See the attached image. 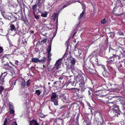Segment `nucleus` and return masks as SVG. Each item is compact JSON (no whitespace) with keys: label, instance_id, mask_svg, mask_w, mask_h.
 <instances>
[{"label":"nucleus","instance_id":"56","mask_svg":"<svg viewBox=\"0 0 125 125\" xmlns=\"http://www.w3.org/2000/svg\"><path fill=\"white\" fill-rule=\"evenodd\" d=\"M17 124L16 122H14L12 123V125H17Z\"/></svg>","mask_w":125,"mask_h":125},{"label":"nucleus","instance_id":"47","mask_svg":"<svg viewBox=\"0 0 125 125\" xmlns=\"http://www.w3.org/2000/svg\"><path fill=\"white\" fill-rule=\"evenodd\" d=\"M3 49L0 46V53L3 52Z\"/></svg>","mask_w":125,"mask_h":125},{"label":"nucleus","instance_id":"16","mask_svg":"<svg viewBox=\"0 0 125 125\" xmlns=\"http://www.w3.org/2000/svg\"><path fill=\"white\" fill-rule=\"evenodd\" d=\"M30 125H32L33 124L34 125H39L38 122L34 120H32L30 122Z\"/></svg>","mask_w":125,"mask_h":125},{"label":"nucleus","instance_id":"59","mask_svg":"<svg viewBox=\"0 0 125 125\" xmlns=\"http://www.w3.org/2000/svg\"><path fill=\"white\" fill-rule=\"evenodd\" d=\"M68 85V84L67 83H66V84L64 85L63 86H66V87H67Z\"/></svg>","mask_w":125,"mask_h":125},{"label":"nucleus","instance_id":"29","mask_svg":"<svg viewBox=\"0 0 125 125\" xmlns=\"http://www.w3.org/2000/svg\"><path fill=\"white\" fill-rule=\"evenodd\" d=\"M76 29H74V30H72L71 32V35H72L73 37L75 34L76 33Z\"/></svg>","mask_w":125,"mask_h":125},{"label":"nucleus","instance_id":"62","mask_svg":"<svg viewBox=\"0 0 125 125\" xmlns=\"http://www.w3.org/2000/svg\"><path fill=\"white\" fill-rule=\"evenodd\" d=\"M121 115L122 117H125L124 115H123V114H121Z\"/></svg>","mask_w":125,"mask_h":125},{"label":"nucleus","instance_id":"14","mask_svg":"<svg viewBox=\"0 0 125 125\" xmlns=\"http://www.w3.org/2000/svg\"><path fill=\"white\" fill-rule=\"evenodd\" d=\"M47 57L48 58V61L49 62L48 64V65L49 64L50 62L51 61L52 59L51 58V57L52 55V54L51 53H47Z\"/></svg>","mask_w":125,"mask_h":125},{"label":"nucleus","instance_id":"53","mask_svg":"<svg viewBox=\"0 0 125 125\" xmlns=\"http://www.w3.org/2000/svg\"><path fill=\"white\" fill-rule=\"evenodd\" d=\"M10 64H11V65L13 66L15 68H17V67L16 66H15L13 64L12 62H10Z\"/></svg>","mask_w":125,"mask_h":125},{"label":"nucleus","instance_id":"57","mask_svg":"<svg viewBox=\"0 0 125 125\" xmlns=\"http://www.w3.org/2000/svg\"><path fill=\"white\" fill-rule=\"evenodd\" d=\"M43 88L44 89V93H45V91H46V89L45 88V87H43Z\"/></svg>","mask_w":125,"mask_h":125},{"label":"nucleus","instance_id":"20","mask_svg":"<svg viewBox=\"0 0 125 125\" xmlns=\"http://www.w3.org/2000/svg\"><path fill=\"white\" fill-rule=\"evenodd\" d=\"M8 123L9 122L8 121L7 119L6 118L2 125H8Z\"/></svg>","mask_w":125,"mask_h":125},{"label":"nucleus","instance_id":"61","mask_svg":"<svg viewBox=\"0 0 125 125\" xmlns=\"http://www.w3.org/2000/svg\"><path fill=\"white\" fill-rule=\"evenodd\" d=\"M62 79L63 77H60L59 78V79L60 80H62Z\"/></svg>","mask_w":125,"mask_h":125},{"label":"nucleus","instance_id":"1","mask_svg":"<svg viewBox=\"0 0 125 125\" xmlns=\"http://www.w3.org/2000/svg\"><path fill=\"white\" fill-rule=\"evenodd\" d=\"M76 82L75 83V82L72 81L70 80V81L71 83L73 82V84H74L75 83V85L76 82L78 83L79 85V89L76 88H71V90H73V91H77L78 92L80 90H81L82 92L84 91L86 88H85L84 86L85 83L83 76L80 74H78L76 77Z\"/></svg>","mask_w":125,"mask_h":125},{"label":"nucleus","instance_id":"35","mask_svg":"<svg viewBox=\"0 0 125 125\" xmlns=\"http://www.w3.org/2000/svg\"><path fill=\"white\" fill-rule=\"evenodd\" d=\"M102 119V122L100 121V122L101 123V125H104L105 123L104 122V120L103 118V117L101 118Z\"/></svg>","mask_w":125,"mask_h":125},{"label":"nucleus","instance_id":"10","mask_svg":"<svg viewBox=\"0 0 125 125\" xmlns=\"http://www.w3.org/2000/svg\"><path fill=\"white\" fill-rule=\"evenodd\" d=\"M16 81H12L11 80H10L9 81V83L10 84L12 85V86L10 88V90H11L13 89L14 86L16 85Z\"/></svg>","mask_w":125,"mask_h":125},{"label":"nucleus","instance_id":"2","mask_svg":"<svg viewBox=\"0 0 125 125\" xmlns=\"http://www.w3.org/2000/svg\"><path fill=\"white\" fill-rule=\"evenodd\" d=\"M114 98L115 99V100L114 101L109 102L108 103L109 104H112L113 105L116 103L118 102V104H119L120 107L125 112V99L120 96H116Z\"/></svg>","mask_w":125,"mask_h":125},{"label":"nucleus","instance_id":"49","mask_svg":"<svg viewBox=\"0 0 125 125\" xmlns=\"http://www.w3.org/2000/svg\"><path fill=\"white\" fill-rule=\"evenodd\" d=\"M88 88L90 91L93 92L94 91V90L92 88L90 87H89Z\"/></svg>","mask_w":125,"mask_h":125},{"label":"nucleus","instance_id":"21","mask_svg":"<svg viewBox=\"0 0 125 125\" xmlns=\"http://www.w3.org/2000/svg\"><path fill=\"white\" fill-rule=\"evenodd\" d=\"M51 102L54 103V104L56 106L58 105V99L53 100V101H51Z\"/></svg>","mask_w":125,"mask_h":125},{"label":"nucleus","instance_id":"41","mask_svg":"<svg viewBox=\"0 0 125 125\" xmlns=\"http://www.w3.org/2000/svg\"><path fill=\"white\" fill-rule=\"evenodd\" d=\"M35 18L37 19H39V16L38 15H36L35 14V13H34Z\"/></svg>","mask_w":125,"mask_h":125},{"label":"nucleus","instance_id":"45","mask_svg":"<svg viewBox=\"0 0 125 125\" xmlns=\"http://www.w3.org/2000/svg\"><path fill=\"white\" fill-rule=\"evenodd\" d=\"M95 122L97 124V125H101L100 121L98 122L97 121H96Z\"/></svg>","mask_w":125,"mask_h":125},{"label":"nucleus","instance_id":"7","mask_svg":"<svg viewBox=\"0 0 125 125\" xmlns=\"http://www.w3.org/2000/svg\"><path fill=\"white\" fill-rule=\"evenodd\" d=\"M58 95H57V94L54 92H52V95L51 96V100L50 101H52L53 100L58 99L57 97Z\"/></svg>","mask_w":125,"mask_h":125},{"label":"nucleus","instance_id":"52","mask_svg":"<svg viewBox=\"0 0 125 125\" xmlns=\"http://www.w3.org/2000/svg\"><path fill=\"white\" fill-rule=\"evenodd\" d=\"M11 108H13V107L12 104H10V109Z\"/></svg>","mask_w":125,"mask_h":125},{"label":"nucleus","instance_id":"42","mask_svg":"<svg viewBox=\"0 0 125 125\" xmlns=\"http://www.w3.org/2000/svg\"><path fill=\"white\" fill-rule=\"evenodd\" d=\"M30 85V83L29 82V80H28L27 81L26 84V85L27 86H28Z\"/></svg>","mask_w":125,"mask_h":125},{"label":"nucleus","instance_id":"19","mask_svg":"<svg viewBox=\"0 0 125 125\" xmlns=\"http://www.w3.org/2000/svg\"><path fill=\"white\" fill-rule=\"evenodd\" d=\"M120 2L121 5L120 6L121 7L125 6V0H120Z\"/></svg>","mask_w":125,"mask_h":125},{"label":"nucleus","instance_id":"23","mask_svg":"<svg viewBox=\"0 0 125 125\" xmlns=\"http://www.w3.org/2000/svg\"><path fill=\"white\" fill-rule=\"evenodd\" d=\"M47 12H43L42 13L41 16L42 17H47Z\"/></svg>","mask_w":125,"mask_h":125},{"label":"nucleus","instance_id":"4","mask_svg":"<svg viewBox=\"0 0 125 125\" xmlns=\"http://www.w3.org/2000/svg\"><path fill=\"white\" fill-rule=\"evenodd\" d=\"M73 51L75 55L80 57H82L83 54V51L80 49H76L75 46V49H74Z\"/></svg>","mask_w":125,"mask_h":125},{"label":"nucleus","instance_id":"50","mask_svg":"<svg viewBox=\"0 0 125 125\" xmlns=\"http://www.w3.org/2000/svg\"><path fill=\"white\" fill-rule=\"evenodd\" d=\"M119 35H123L124 34V33L123 32H121V31H120V32H119Z\"/></svg>","mask_w":125,"mask_h":125},{"label":"nucleus","instance_id":"5","mask_svg":"<svg viewBox=\"0 0 125 125\" xmlns=\"http://www.w3.org/2000/svg\"><path fill=\"white\" fill-rule=\"evenodd\" d=\"M110 117H112L114 116L115 115L117 116V117L119 116V115H120V114L119 112L116 109H114L113 111H110L108 113Z\"/></svg>","mask_w":125,"mask_h":125},{"label":"nucleus","instance_id":"28","mask_svg":"<svg viewBox=\"0 0 125 125\" xmlns=\"http://www.w3.org/2000/svg\"><path fill=\"white\" fill-rule=\"evenodd\" d=\"M75 59L74 58L73 59L71 60V65H74L75 62Z\"/></svg>","mask_w":125,"mask_h":125},{"label":"nucleus","instance_id":"32","mask_svg":"<svg viewBox=\"0 0 125 125\" xmlns=\"http://www.w3.org/2000/svg\"><path fill=\"white\" fill-rule=\"evenodd\" d=\"M35 93L38 95H39L41 94V92L39 90H37L35 91Z\"/></svg>","mask_w":125,"mask_h":125},{"label":"nucleus","instance_id":"22","mask_svg":"<svg viewBox=\"0 0 125 125\" xmlns=\"http://www.w3.org/2000/svg\"><path fill=\"white\" fill-rule=\"evenodd\" d=\"M108 34L110 35V37L111 38H114L115 35V33L113 32H111Z\"/></svg>","mask_w":125,"mask_h":125},{"label":"nucleus","instance_id":"46","mask_svg":"<svg viewBox=\"0 0 125 125\" xmlns=\"http://www.w3.org/2000/svg\"><path fill=\"white\" fill-rule=\"evenodd\" d=\"M42 42H43L44 43H45L47 42V39H44L42 40Z\"/></svg>","mask_w":125,"mask_h":125},{"label":"nucleus","instance_id":"58","mask_svg":"<svg viewBox=\"0 0 125 125\" xmlns=\"http://www.w3.org/2000/svg\"><path fill=\"white\" fill-rule=\"evenodd\" d=\"M65 106H64H64H62L61 107V108H60V109H62V108H65Z\"/></svg>","mask_w":125,"mask_h":125},{"label":"nucleus","instance_id":"33","mask_svg":"<svg viewBox=\"0 0 125 125\" xmlns=\"http://www.w3.org/2000/svg\"><path fill=\"white\" fill-rule=\"evenodd\" d=\"M84 13V11H83L80 14V15L78 17L79 19H81L82 17L83 16V15Z\"/></svg>","mask_w":125,"mask_h":125},{"label":"nucleus","instance_id":"18","mask_svg":"<svg viewBox=\"0 0 125 125\" xmlns=\"http://www.w3.org/2000/svg\"><path fill=\"white\" fill-rule=\"evenodd\" d=\"M10 30L11 31H16V29L14 25L12 24H10Z\"/></svg>","mask_w":125,"mask_h":125},{"label":"nucleus","instance_id":"60","mask_svg":"<svg viewBox=\"0 0 125 125\" xmlns=\"http://www.w3.org/2000/svg\"><path fill=\"white\" fill-rule=\"evenodd\" d=\"M91 44H88V46H87V47H88V48H89Z\"/></svg>","mask_w":125,"mask_h":125},{"label":"nucleus","instance_id":"48","mask_svg":"<svg viewBox=\"0 0 125 125\" xmlns=\"http://www.w3.org/2000/svg\"><path fill=\"white\" fill-rule=\"evenodd\" d=\"M18 61L17 60H16L15 62V64L16 65H18Z\"/></svg>","mask_w":125,"mask_h":125},{"label":"nucleus","instance_id":"17","mask_svg":"<svg viewBox=\"0 0 125 125\" xmlns=\"http://www.w3.org/2000/svg\"><path fill=\"white\" fill-rule=\"evenodd\" d=\"M31 61L33 62L37 63L39 62V59L37 58H31Z\"/></svg>","mask_w":125,"mask_h":125},{"label":"nucleus","instance_id":"6","mask_svg":"<svg viewBox=\"0 0 125 125\" xmlns=\"http://www.w3.org/2000/svg\"><path fill=\"white\" fill-rule=\"evenodd\" d=\"M74 65H72L71 64L68 65L67 67V71L70 72H73L74 71Z\"/></svg>","mask_w":125,"mask_h":125},{"label":"nucleus","instance_id":"38","mask_svg":"<svg viewBox=\"0 0 125 125\" xmlns=\"http://www.w3.org/2000/svg\"><path fill=\"white\" fill-rule=\"evenodd\" d=\"M22 43L24 45H26L27 43V42L25 39H22Z\"/></svg>","mask_w":125,"mask_h":125},{"label":"nucleus","instance_id":"24","mask_svg":"<svg viewBox=\"0 0 125 125\" xmlns=\"http://www.w3.org/2000/svg\"><path fill=\"white\" fill-rule=\"evenodd\" d=\"M3 85H1L0 84V94H2V92L4 90V88L2 86Z\"/></svg>","mask_w":125,"mask_h":125},{"label":"nucleus","instance_id":"54","mask_svg":"<svg viewBox=\"0 0 125 125\" xmlns=\"http://www.w3.org/2000/svg\"><path fill=\"white\" fill-rule=\"evenodd\" d=\"M114 54H113V56H111V57H110L109 58V59H112L113 58H114Z\"/></svg>","mask_w":125,"mask_h":125},{"label":"nucleus","instance_id":"37","mask_svg":"<svg viewBox=\"0 0 125 125\" xmlns=\"http://www.w3.org/2000/svg\"><path fill=\"white\" fill-rule=\"evenodd\" d=\"M7 40H8V42L9 44L10 45V46H12V42L10 41V40L9 39V38H8Z\"/></svg>","mask_w":125,"mask_h":125},{"label":"nucleus","instance_id":"8","mask_svg":"<svg viewBox=\"0 0 125 125\" xmlns=\"http://www.w3.org/2000/svg\"><path fill=\"white\" fill-rule=\"evenodd\" d=\"M58 14L55 13H54L52 16V17L53 18V21L56 23V25H58Z\"/></svg>","mask_w":125,"mask_h":125},{"label":"nucleus","instance_id":"39","mask_svg":"<svg viewBox=\"0 0 125 125\" xmlns=\"http://www.w3.org/2000/svg\"><path fill=\"white\" fill-rule=\"evenodd\" d=\"M97 51V50H96V51H94L93 52H92L90 54V56H93L94 55H95L94 53L95 52Z\"/></svg>","mask_w":125,"mask_h":125},{"label":"nucleus","instance_id":"34","mask_svg":"<svg viewBox=\"0 0 125 125\" xmlns=\"http://www.w3.org/2000/svg\"><path fill=\"white\" fill-rule=\"evenodd\" d=\"M25 81L23 82L21 84V87H24L25 85Z\"/></svg>","mask_w":125,"mask_h":125},{"label":"nucleus","instance_id":"12","mask_svg":"<svg viewBox=\"0 0 125 125\" xmlns=\"http://www.w3.org/2000/svg\"><path fill=\"white\" fill-rule=\"evenodd\" d=\"M4 76H3V74H1L0 75V84L3 85L4 81Z\"/></svg>","mask_w":125,"mask_h":125},{"label":"nucleus","instance_id":"55","mask_svg":"<svg viewBox=\"0 0 125 125\" xmlns=\"http://www.w3.org/2000/svg\"><path fill=\"white\" fill-rule=\"evenodd\" d=\"M69 5V4H67L66 5H65L63 6V8H64L66 7L67 6H68Z\"/></svg>","mask_w":125,"mask_h":125},{"label":"nucleus","instance_id":"13","mask_svg":"<svg viewBox=\"0 0 125 125\" xmlns=\"http://www.w3.org/2000/svg\"><path fill=\"white\" fill-rule=\"evenodd\" d=\"M12 14H11V15H10V18H9V20H11V19H13V21H11L10 22L11 23H12L13 22H14L15 21H16V20L17 18H16L13 15H12Z\"/></svg>","mask_w":125,"mask_h":125},{"label":"nucleus","instance_id":"31","mask_svg":"<svg viewBox=\"0 0 125 125\" xmlns=\"http://www.w3.org/2000/svg\"><path fill=\"white\" fill-rule=\"evenodd\" d=\"M88 92L89 94V97H91L92 96V93L93 91H91L90 90H88Z\"/></svg>","mask_w":125,"mask_h":125},{"label":"nucleus","instance_id":"40","mask_svg":"<svg viewBox=\"0 0 125 125\" xmlns=\"http://www.w3.org/2000/svg\"><path fill=\"white\" fill-rule=\"evenodd\" d=\"M107 66L108 69L109 70L111 71L112 70L113 68L111 66L108 65Z\"/></svg>","mask_w":125,"mask_h":125},{"label":"nucleus","instance_id":"15","mask_svg":"<svg viewBox=\"0 0 125 125\" xmlns=\"http://www.w3.org/2000/svg\"><path fill=\"white\" fill-rule=\"evenodd\" d=\"M52 42H51L50 43V45L46 49L47 51V53H51V45H52Z\"/></svg>","mask_w":125,"mask_h":125},{"label":"nucleus","instance_id":"44","mask_svg":"<svg viewBox=\"0 0 125 125\" xmlns=\"http://www.w3.org/2000/svg\"><path fill=\"white\" fill-rule=\"evenodd\" d=\"M39 115L40 117H43L44 115L43 114L40 113L39 114Z\"/></svg>","mask_w":125,"mask_h":125},{"label":"nucleus","instance_id":"27","mask_svg":"<svg viewBox=\"0 0 125 125\" xmlns=\"http://www.w3.org/2000/svg\"><path fill=\"white\" fill-rule=\"evenodd\" d=\"M48 26H47V28L50 29H52L53 27V25L52 24H48Z\"/></svg>","mask_w":125,"mask_h":125},{"label":"nucleus","instance_id":"3","mask_svg":"<svg viewBox=\"0 0 125 125\" xmlns=\"http://www.w3.org/2000/svg\"><path fill=\"white\" fill-rule=\"evenodd\" d=\"M61 59H59L56 61L54 67L51 70L53 73L54 72L55 70H57L61 68Z\"/></svg>","mask_w":125,"mask_h":125},{"label":"nucleus","instance_id":"51","mask_svg":"<svg viewBox=\"0 0 125 125\" xmlns=\"http://www.w3.org/2000/svg\"><path fill=\"white\" fill-rule=\"evenodd\" d=\"M95 61L98 64H99V62H98V59L97 58H96L95 59Z\"/></svg>","mask_w":125,"mask_h":125},{"label":"nucleus","instance_id":"25","mask_svg":"<svg viewBox=\"0 0 125 125\" xmlns=\"http://www.w3.org/2000/svg\"><path fill=\"white\" fill-rule=\"evenodd\" d=\"M46 60V58L45 57H43L42 59H39V62H45Z\"/></svg>","mask_w":125,"mask_h":125},{"label":"nucleus","instance_id":"64","mask_svg":"<svg viewBox=\"0 0 125 125\" xmlns=\"http://www.w3.org/2000/svg\"><path fill=\"white\" fill-rule=\"evenodd\" d=\"M17 1L18 2H20L21 0H17Z\"/></svg>","mask_w":125,"mask_h":125},{"label":"nucleus","instance_id":"36","mask_svg":"<svg viewBox=\"0 0 125 125\" xmlns=\"http://www.w3.org/2000/svg\"><path fill=\"white\" fill-rule=\"evenodd\" d=\"M106 22V20L105 18L103 19L101 21V22L102 24L105 23Z\"/></svg>","mask_w":125,"mask_h":125},{"label":"nucleus","instance_id":"43","mask_svg":"<svg viewBox=\"0 0 125 125\" xmlns=\"http://www.w3.org/2000/svg\"><path fill=\"white\" fill-rule=\"evenodd\" d=\"M114 58H113L112 59H111L110 60V61H108V63H112V62H113L114 61Z\"/></svg>","mask_w":125,"mask_h":125},{"label":"nucleus","instance_id":"9","mask_svg":"<svg viewBox=\"0 0 125 125\" xmlns=\"http://www.w3.org/2000/svg\"><path fill=\"white\" fill-rule=\"evenodd\" d=\"M116 65L118 69L119 70H121L123 68L122 64L120 62H116Z\"/></svg>","mask_w":125,"mask_h":125},{"label":"nucleus","instance_id":"11","mask_svg":"<svg viewBox=\"0 0 125 125\" xmlns=\"http://www.w3.org/2000/svg\"><path fill=\"white\" fill-rule=\"evenodd\" d=\"M45 0H38L37 2V5L40 7H41L43 4Z\"/></svg>","mask_w":125,"mask_h":125},{"label":"nucleus","instance_id":"30","mask_svg":"<svg viewBox=\"0 0 125 125\" xmlns=\"http://www.w3.org/2000/svg\"><path fill=\"white\" fill-rule=\"evenodd\" d=\"M37 7V5L36 4H35L33 6L32 9V10H33V12L34 13H35V9Z\"/></svg>","mask_w":125,"mask_h":125},{"label":"nucleus","instance_id":"63","mask_svg":"<svg viewBox=\"0 0 125 125\" xmlns=\"http://www.w3.org/2000/svg\"><path fill=\"white\" fill-rule=\"evenodd\" d=\"M58 82V81H57V82H54V83H53V84H56V83H57V82Z\"/></svg>","mask_w":125,"mask_h":125},{"label":"nucleus","instance_id":"26","mask_svg":"<svg viewBox=\"0 0 125 125\" xmlns=\"http://www.w3.org/2000/svg\"><path fill=\"white\" fill-rule=\"evenodd\" d=\"M14 108H11L10 109V114H14L15 112V111L14 110Z\"/></svg>","mask_w":125,"mask_h":125}]
</instances>
